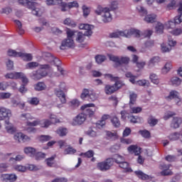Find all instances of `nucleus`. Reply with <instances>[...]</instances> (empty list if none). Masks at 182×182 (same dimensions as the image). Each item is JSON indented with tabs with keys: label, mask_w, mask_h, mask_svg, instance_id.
Returning a JSON list of instances; mask_svg holds the SVG:
<instances>
[{
	"label": "nucleus",
	"mask_w": 182,
	"mask_h": 182,
	"mask_svg": "<svg viewBox=\"0 0 182 182\" xmlns=\"http://www.w3.org/2000/svg\"><path fill=\"white\" fill-rule=\"evenodd\" d=\"M178 12L179 14L178 16H176L173 21H169L166 24L167 29L168 30L169 33H171L174 36H178V35H181L182 30L181 28H176L174 30L170 31V29H173L176 28V25H178L182 22V1L180 2V7L178 9Z\"/></svg>",
	"instance_id": "obj_1"
},
{
	"label": "nucleus",
	"mask_w": 182,
	"mask_h": 182,
	"mask_svg": "<svg viewBox=\"0 0 182 182\" xmlns=\"http://www.w3.org/2000/svg\"><path fill=\"white\" fill-rule=\"evenodd\" d=\"M105 77L110 80L111 82H115L114 85H106L105 87V92L107 95H113L115 92H117L119 89H122L124 86L123 81L119 80V77H114L112 74H105Z\"/></svg>",
	"instance_id": "obj_2"
},
{
	"label": "nucleus",
	"mask_w": 182,
	"mask_h": 182,
	"mask_svg": "<svg viewBox=\"0 0 182 182\" xmlns=\"http://www.w3.org/2000/svg\"><path fill=\"white\" fill-rule=\"evenodd\" d=\"M12 116V112L10 109L5 107H0V120H5L6 130L7 133H15L16 132V128L14 127V124L9 122V117Z\"/></svg>",
	"instance_id": "obj_3"
},
{
	"label": "nucleus",
	"mask_w": 182,
	"mask_h": 182,
	"mask_svg": "<svg viewBox=\"0 0 182 182\" xmlns=\"http://www.w3.org/2000/svg\"><path fill=\"white\" fill-rule=\"evenodd\" d=\"M49 70H50V65L49 64L41 65L38 70H33L30 73V77L33 80H41V79L46 77Z\"/></svg>",
	"instance_id": "obj_4"
},
{
	"label": "nucleus",
	"mask_w": 182,
	"mask_h": 182,
	"mask_svg": "<svg viewBox=\"0 0 182 182\" xmlns=\"http://www.w3.org/2000/svg\"><path fill=\"white\" fill-rule=\"evenodd\" d=\"M136 9L141 16H144V21L146 22V23H154L157 21V15L152 14L147 15V10L144 9V7L141 6H138Z\"/></svg>",
	"instance_id": "obj_5"
},
{
	"label": "nucleus",
	"mask_w": 182,
	"mask_h": 182,
	"mask_svg": "<svg viewBox=\"0 0 182 182\" xmlns=\"http://www.w3.org/2000/svg\"><path fill=\"white\" fill-rule=\"evenodd\" d=\"M102 21L105 23H107V22H112V14H110V9L106 7L103 8L102 6L98 5L97 9L95 10V14L97 15H102Z\"/></svg>",
	"instance_id": "obj_6"
},
{
	"label": "nucleus",
	"mask_w": 182,
	"mask_h": 182,
	"mask_svg": "<svg viewBox=\"0 0 182 182\" xmlns=\"http://www.w3.org/2000/svg\"><path fill=\"white\" fill-rule=\"evenodd\" d=\"M107 56L109 60L116 63L117 66H120V65H129V63L130 62V58H129V57L119 58V56L112 54H107Z\"/></svg>",
	"instance_id": "obj_7"
},
{
	"label": "nucleus",
	"mask_w": 182,
	"mask_h": 182,
	"mask_svg": "<svg viewBox=\"0 0 182 182\" xmlns=\"http://www.w3.org/2000/svg\"><path fill=\"white\" fill-rule=\"evenodd\" d=\"M81 110H85L84 114L86 117H93L96 112V105L93 103L85 104L80 107Z\"/></svg>",
	"instance_id": "obj_8"
},
{
	"label": "nucleus",
	"mask_w": 182,
	"mask_h": 182,
	"mask_svg": "<svg viewBox=\"0 0 182 182\" xmlns=\"http://www.w3.org/2000/svg\"><path fill=\"white\" fill-rule=\"evenodd\" d=\"M114 164V160L112 158H108L105 161L99 162L97 164V168L100 171H107V170H110L111 167Z\"/></svg>",
	"instance_id": "obj_9"
},
{
	"label": "nucleus",
	"mask_w": 182,
	"mask_h": 182,
	"mask_svg": "<svg viewBox=\"0 0 182 182\" xmlns=\"http://www.w3.org/2000/svg\"><path fill=\"white\" fill-rule=\"evenodd\" d=\"M80 97L82 100H88V102H95L97 99L96 93L93 91H90L89 90L85 88L81 93Z\"/></svg>",
	"instance_id": "obj_10"
},
{
	"label": "nucleus",
	"mask_w": 182,
	"mask_h": 182,
	"mask_svg": "<svg viewBox=\"0 0 182 182\" xmlns=\"http://www.w3.org/2000/svg\"><path fill=\"white\" fill-rule=\"evenodd\" d=\"M173 99L175 100L178 106L181 105V98H180V93H178V92L176 90H171L169 92V95L166 97V100H173Z\"/></svg>",
	"instance_id": "obj_11"
},
{
	"label": "nucleus",
	"mask_w": 182,
	"mask_h": 182,
	"mask_svg": "<svg viewBox=\"0 0 182 182\" xmlns=\"http://www.w3.org/2000/svg\"><path fill=\"white\" fill-rule=\"evenodd\" d=\"M73 48H75V41L70 38L64 39L60 46V49H61V50H65V49Z\"/></svg>",
	"instance_id": "obj_12"
},
{
	"label": "nucleus",
	"mask_w": 182,
	"mask_h": 182,
	"mask_svg": "<svg viewBox=\"0 0 182 182\" xmlns=\"http://www.w3.org/2000/svg\"><path fill=\"white\" fill-rule=\"evenodd\" d=\"M86 122V114L85 113H80L73 119V126H80Z\"/></svg>",
	"instance_id": "obj_13"
},
{
	"label": "nucleus",
	"mask_w": 182,
	"mask_h": 182,
	"mask_svg": "<svg viewBox=\"0 0 182 182\" xmlns=\"http://www.w3.org/2000/svg\"><path fill=\"white\" fill-rule=\"evenodd\" d=\"M0 178L5 182H15L18 180V176L15 173H4L1 175Z\"/></svg>",
	"instance_id": "obj_14"
},
{
	"label": "nucleus",
	"mask_w": 182,
	"mask_h": 182,
	"mask_svg": "<svg viewBox=\"0 0 182 182\" xmlns=\"http://www.w3.org/2000/svg\"><path fill=\"white\" fill-rule=\"evenodd\" d=\"M14 139L17 140L19 143H25L26 141H29L31 140V137L25 135L22 132H18L14 135Z\"/></svg>",
	"instance_id": "obj_15"
},
{
	"label": "nucleus",
	"mask_w": 182,
	"mask_h": 182,
	"mask_svg": "<svg viewBox=\"0 0 182 182\" xmlns=\"http://www.w3.org/2000/svg\"><path fill=\"white\" fill-rule=\"evenodd\" d=\"M79 29L85 31L84 32V35L85 36H91L92 33H93V32L92 31V26L87 24V23L80 24Z\"/></svg>",
	"instance_id": "obj_16"
},
{
	"label": "nucleus",
	"mask_w": 182,
	"mask_h": 182,
	"mask_svg": "<svg viewBox=\"0 0 182 182\" xmlns=\"http://www.w3.org/2000/svg\"><path fill=\"white\" fill-rule=\"evenodd\" d=\"M126 38H130V36H134L135 38H140L141 36V33L139 30L134 28H131L129 30L125 31Z\"/></svg>",
	"instance_id": "obj_17"
},
{
	"label": "nucleus",
	"mask_w": 182,
	"mask_h": 182,
	"mask_svg": "<svg viewBox=\"0 0 182 182\" xmlns=\"http://www.w3.org/2000/svg\"><path fill=\"white\" fill-rule=\"evenodd\" d=\"M55 95L58 98H59L62 105H65V103H66V95H65V92L63 90H55Z\"/></svg>",
	"instance_id": "obj_18"
},
{
	"label": "nucleus",
	"mask_w": 182,
	"mask_h": 182,
	"mask_svg": "<svg viewBox=\"0 0 182 182\" xmlns=\"http://www.w3.org/2000/svg\"><path fill=\"white\" fill-rule=\"evenodd\" d=\"M128 151L129 153H134L135 156H140V148L136 145H131L128 147Z\"/></svg>",
	"instance_id": "obj_19"
},
{
	"label": "nucleus",
	"mask_w": 182,
	"mask_h": 182,
	"mask_svg": "<svg viewBox=\"0 0 182 182\" xmlns=\"http://www.w3.org/2000/svg\"><path fill=\"white\" fill-rule=\"evenodd\" d=\"M24 153L31 157H35V154H36V149L33 147L27 146L24 148Z\"/></svg>",
	"instance_id": "obj_20"
},
{
	"label": "nucleus",
	"mask_w": 182,
	"mask_h": 182,
	"mask_svg": "<svg viewBox=\"0 0 182 182\" xmlns=\"http://www.w3.org/2000/svg\"><path fill=\"white\" fill-rule=\"evenodd\" d=\"M109 117H110L109 114L102 115L101 120L98 121L97 123V127H99V129H100V127H103L106 124V120H107Z\"/></svg>",
	"instance_id": "obj_21"
},
{
	"label": "nucleus",
	"mask_w": 182,
	"mask_h": 182,
	"mask_svg": "<svg viewBox=\"0 0 182 182\" xmlns=\"http://www.w3.org/2000/svg\"><path fill=\"white\" fill-rule=\"evenodd\" d=\"M125 77L129 79V80L132 85H136V79H137L136 75H133L131 72H127Z\"/></svg>",
	"instance_id": "obj_22"
},
{
	"label": "nucleus",
	"mask_w": 182,
	"mask_h": 182,
	"mask_svg": "<svg viewBox=\"0 0 182 182\" xmlns=\"http://www.w3.org/2000/svg\"><path fill=\"white\" fill-rule=\"evenodd\" d=\"M34 89L37 92H41V90H45L46 89V84L43 82H38L34 85Z\"/></svg>",
	"instance_id": "obj_23"
},
{
	"label": "nucleus",
	"mask_w": 182,
	"mask_h": 182,
	"mask_svg": "<svg viewBox=\"0 0 182 182\" xmlns=\"http://www.w3.org/2000/svg\"><path fill=\"white\" fill-rule=\"evenodd\" d=\"M41 100H39V98L36 97L28 98V100H27V103H28V105H31V106H38Z\"/></svg>",
	"instance_id": "obj_24"
},
{
	"label": "nucleus",
	"mask_w": 182,
	"mask_h": 182,
	"mask_svg": "<svg viewBox=\"0 0 182 182\" xmlns=\"http://www.w3.org/2000/svg\"><path fill=\"white\" fill-rule=\"evenodd\" d=\"M119 166L121 168H123L124 170H125V171L128 173H132V171H133V170L132 169V168H130L129 164L127 161H124L123 162H121V164H119Z\"/></svg>",
	"instance_id": "obj_25"
},
{
	"label": "nucleus",
	"mask_w": 182,
	"mask_h": 182,
	"mask_svg": "<svg viewBox=\"0 0 182 182\" xmlns=\"http://www.w3.org/2000/svg\"><path fill=\"white\" fill-rule=\"evenodd\" d=\"M20 58H22L23 60H26V62H31L32 59H33V57L32 56V54L31 53H23L20 52Z\"/></svg>",
	"instance_id": "obj_26"
},
{
	"label": "nucleus",
	"mask_w": 182,
	"mask_h": 182,
	"mask_svg": "<svg viewBox=\"0 0 182 182\" xmlns=\"http://www.w3.org/2000/svg\"><path fill=\"white\" fill-rule=\"evenodd\" d=\"M136 100H137V94L134 92H131L129 95V106H131L132 105H136Z\"/></svg>",
	"instance_id": "obj_27"
},
{
	"label": "nucleus",
	"mask_w": 182,
	"mask_h": 182,
	"mask_svg": "<svg viewBox=\"0 0 182 182\" xmlns=\"http://www.w3.org/2000/svg\"><path fill=\"white\" fill-rule=\"evenodd\" d=\"M134 173L139 178H141V180H149V175L143 173V171H135Z\"/></svg>",
	"instance_id": "obj_28"
},
{
	"label": "nucleus",
	"mask_w": 182,
	"mask_h": 182,
	"mask_svg": "<svg viewBox=\"0 0 182 182\" xmlns=\"http://www.w3.org/2000/svg\"><path fill=\"white\" fill-rule=\"evenodd\" d=\"M135 105H129L130 113L137 114L141 112L143 108L141 107H134Z\"/></svg>",
	"instance_id": "obj_29"
},
{
	"label": "nucleus",
	"mask_w": 182,
	"mask_h": 182,
	"mask_svg": "<svg viewBox=\"0 0 182 182\" xmlns=\"http://www.w3.org/2000/svg\"><path fill=\"white\" fill-rule=\"evenodd\" d=\"M14 23L17 25V32L19 35H23L25 33V30L22 28V23L18 20H14Z\"/></svg>",
	"instance_id": "obj_30"
},
{
	"label": "nucleus",
	"mask_w": 182,
	"mask_h": 182,
	"mask_svg": "<svg viewBox=\"0 0 182 182\" xmlns=\"http://www.w3.org/2000/svg\"><path fill=\"white\" fill-rule=\"evenodd\" d=\"M120 36H125L126 38V31H116L109 34V38H120Z\"/></svg>",
	"instance_id": "obj_31"
},
{
	"label": "nucleus",
	"mask_w": 182,
	"mask_h": 182,
	"mask_svg": "<svg viewBox=\"0 0 182 182\" xmlns=\"http://www.w3.org/2000/svg\"><path fill=\"white\" fill-rule=\"evenodd\" d=\"M64 25L67 26H70L71 28H76V22L72 21L70 18H67L63 21Z\"/></svg>",
	"instance_id": "obj_32"
},
{
	"label": "nucleus",
	"mask_w": 182,
	"mask_h": 182,
	"mask_svg": "<svg viewBox=\"0 0 182 182\" xmlns=\"http://www.w3.org/2000/svg\"><path fill=\"white\" fill-rule=\"evenodd\" d=\"M20 73H10L5 75L6 79H19Z\"/></svg>",
	"instance_id": "obj_33"
},
{
	"label": "nucleus",
	"mask_w": 182,
	"mask_h": 182,
	"mask_svg": "<svg viewBox=\"0 0 182 182\" xmlns=\"http://www.w3.org/2000/svg\"><path fill=\"white\" fill-rule=\"evenodd\" d=\"M180 123H181V118H173L171 126L173 127V129H178L180 127Z\"/></svg>",
	"instance_id": "obj_34"
},
{
	"label": "nucleus",
	"mask_w": 182,
	"mask_h": 182,
	"mask_svg": "<svg viewBox=\"0 0 182 182\" xmlns=\"http://www.w3.org/2000/svg\"><path fill=\"white\" fill-rule=\"evenodd\" d=\"M150 80L154 85H159L160 83V80L159 79V77L157 75L152 73L149 76Z\"/></svg>",
	"instance_id": "obj_35"
},
{
	"label": "nucleus",
	"mask_w": 182,
	"mask_h": 182,
	"mask_svg": "<svg viewBox=\"0 0 182 182\" xmlns=\"http://www.w3.org/2000/svg\"><path fill=\"white\" fill-rule=\"evenodd\" d=\"M114 160V163L116 162L117 164H120L121 163H123V161H124V157L119 155V154H116L113 156V158H111Z\"/></svg>",
	"instance_id": "obj_36"
},
{
	"label": "nucleus",
	"mask_w": 182,
	"mask_h": 182,
	"mask_svg": "<svg viewBox=\"0 0 182 182\" xmlns=\"http://www.w3.org/2000/svg\"><path fill=\"white\" fill-rule=\"evenodd\" d=\"M52 124V122L49 119H42L40 120V126L41 127H43L45 129H48V127Z\"/></svg>",
	"instance_id": "obj_37"
},
{
	"label": "nucleus",
	"mask_w": 182,
	"mask_h": 182,
	"mask_svg": "<svg viewBox=\"0 0 182 182\" xmlns=\"http://www.w3.org/2000/svg\"><path fill=\"white\" fill-rule=\"evenodd\" d=\"M111 123L114 126V127H116L117 129L120 127L121 124H120V119L117 118V117H113L111 119Z\"/></svg>",
	"instance_id": "obj_38"
},
{
	"label": "nucleus",
	"mask_w": 182,
	"mask_h": 182,
	"mask_svg": "<svg viewBox=\"0 0 182 182\" xmlns=\"http://www.w3.org/2000/svg\"><path fill=\"white\" fill-rule=\"evenodd\" d=\"M171 83L173 86H180V85H181V79L178 77H173L171 79Z\"/></svg>",
	"instance_id": "obj_39"
},
{
	"label": "nucleus",
	"mask_w": 182,
	"mask_h": 182,
	"mask_svg": "<svg viewBox=\"0 0 182 182\" xmlns=\"http://www.w3.org/2000/svg\"><path fill=\"white\" fill-rule=\"evenodd\" d=\"M135 85L143 87L146 86V87H149V86H150V82L147 80H139L136 82Z\"/></svg>",
	"instance_id": "obj_40"
},
{
	"label": "nucleus",
	"mask_w": 182,
	"mask_h": 182,
	"mask_svg": "<svg viewBox=\"0 0 182 182\" xmlns=\"http://www.w3.org/2000/svg\"><path fill=\"white\" fill-rule=\"evenodd\" d=\"M55 158H56V155H54L46 159V162L48 167H53V164H55L53 161H55Z\"/></svg>",
	"instance_id": "obj_41"
},
{
	"label": "nucleus",
	"mask_w": 182,
	"mask_h": 182,
	"mask_svg": "<svg viewBox=\"0 0 182 182\" xmlns=\"http://www.w3.org/2000/svg\"><path fill=\"white\" fill-rule=\"evenodd\" d=\"M21 52L18 53L15 50L9 49L7 52L8 56H13V58H20Z\"/></svg>",
	"instance_id": "obj_42"
},
{
	"label": "nucleus",
	"mask_w": 182,
	"mask_h": 182,
	"mask_svg": "<svg viewBox=\"0 0 182 182\" xmlns=\"http://www.w3.org/2000/svg\"><path fill=\"white\" fill-rule=\"evenodd\" d=\"M53 62H54L55 66H57L58 70L60 72L61 75H63V70L62 69V68H60V65L62 64V62L59 60V58H55L53 60Z\"/></svg>",
	"instance_id": "obj_43"
},
{
	"label": "nucleus",
	"mask_w": 182,
	"mask_h": 182,
	"mask_svg": "<svg viewBox=\"0 0 182 182\" xmlns=\"http://www.w3.org/2000/svg\"><path fill=\"white\" fill-rule=\"evenodd\" d=\"M80 156H83L84 157H86L87 159H92L93 156H95V151L93 150H89L87 152L81 153Z\"/></svg>",
	"instance_id": "obj_44"
},
{
	"label": "nucleus",
	"mask_w": 182,
	"mask_h": 182,
	"mask_svg": "<svg viewBox=\"0 0 182 182\" xmlns=\"http://www.w3.org/2000/svg\"><path fill=\"white\" fill-rule=\"evenodd\" d=\"M159 62H160V57H153L150 59L148 65L149 66H154V65H156Z\"/></svg>",
	"instance_id": "obj_45"
},
{
	"label": "nucleus",
	"mask_w": 182,
	"mask_h": 182,
	"mask_svg": "<svg viewBox=\"0 0 182 182\" xmlns=\"http://www.w3.org/2000/svg\"><path fill=\"white\" fill-rule=\"evenodd\" d=\"M39 66V63L38 62H30L26 65V69H35Z\"/></svg>",
	"instance_id": "obj_46"
},
{
	"label": "nucleus",
	"mask_w": 182,
	"mask_h": 182,
	"mask_svg": "<svg viewBox=\"0 0 182 182\" xmlns=\"http://www.w3.org/2000/svg\"><path fill=\"white\" fill-rule=\"evenodd\" d=\"M20 76L18 79H21V82L23 83V85H28V83H29V80L28 79V77H26V75H25V74L23 73H20Z\"/></svg>",
	"instance_id": "obj_47"
},
{
	"label": "nucleus",
	"mask_w": 182,
	"mask_h": 182,
	"mask_svg": "<svg viewBox=\"0 0 182 182\" xmlns=\"http://www.w3.org/2000/svg\"><path fill=\"white\" fill-rule=\"evenodd\" d=\"M40 124H41V120L39 119L33 121L32 122H26V126H28V127H35L36 126H40Z\"/></svg>",
	"instance_id": "obj_48"
},
{
	"label": "nucleus",
	"mask_w": 182,
	"mask_h": 182,
	"mask_svg": "<svg viewBox=\"0 0 182 182\" xmlns=\"http://www.w3.org/2000/svg\"><path fill=\"white\" fill-rule=\"evenodd\" d=\"M173 68V65H171V63H167L165 64L164 67L162 69V72L164 73H168L171 68Z\"/></svg>",
	"instance_id": "obj_49"
},
{
	"label": "nucleus",
	"mask_w": 182,
	"mask_h": 182,
	"mask_svg": "<svg viewBox=\"0 0 182 182\" xmlns=\"http://www.w3.org/2000/svg\"><path fill=\"white\" fill-rule=\"evenodd\" d=\"M57 134L60 136V137H63L68 134V129L66 128H59L57 130Z\"/></svg>",
	"instance_id": "obj_50"
},
{
	"label": "nucleus",
	"mask_w": 182,
	"mask_h": 182,
	"mask_svg": "<svg viewBox=\"0 0 182 182\" xmlns=\"http://www.w3.org/2000/svg\"><path fill=\"white\" fill-rule=\"evenodd\" d=\"M106 60V56L102 55H97L95 56V60L97 63L100 65V63H103Z\"/></svg>",
	"instance_id": "obj_51"
},
{
	"label": "nucleus",
	"mask_w": 182,
	"mask_h": 182,
	"mask_svg": "<svg viewBox=\"0 0 182 182\" xmlns=\"http://www.w3.org/2000/svg\"><path fill=\"white\" fill-rule=\"evenodd\" d=\"M163 31H164V26L161 23H158L156 26V33H163Z\"/></svg>",
	"instance_id": "obj_52"
},
{
	"label": "nucleus",
	"mask_w": 182,
	"mask_h": 182,
	"mask_svg": "<svg viewBox=\"0 0 182 182\" xmlns=\"http://www.w3.org/2000/svg\"><path fill=\"white\" fill-rule=\"evenodd\" d=\"M34 156L36 158V160H42V159H45V157H46V154L36 151Z\"/></svg>",
	"instance_id": "obj_53"
},
{
	"label": "nucleus",
	"mask_w": 182,
	"mask_h": 182,
	"mask_svg": "<svg viewBox=\"0 0 182 182\" xmlns=\"http://www.w3.org/2000/svg\"><path fill=\"white\" fill-rule=\"evenodd\" d=\"M67 39H73V36H75V31H72L70 28H67Z\"/></svg>",
	"instance_id": "obj_54"
},
{
	"label": "nucleus",
	"mask_w": 182,
	"mask_h": 182,
	"mask_svg": "<svg viewBox=\"0 0 182 182\" xmlns=\"http://www.w3.org/2000/svg\"><path fill=\"white\" fill-rule=\"evenodd\" d=\"M139 133L142 136V137H144V139H150V137H151L150 132H149L146 129L140 130Z\"/></svg>",
	"instance_id": "obj_55"
},
{
	"label": "nucleus",
	"mask_w": 182,
	"mask_h": 182,
	"mask_svg": "<svg viewBox=\"0 0 182 182\" xmlns=\"http://www.w3.org/2000/svg\"><path fill=\"white\" fill-rule=\"evenodd\" d=\"M63 0H46V3L47 5L50 6V5H59L61 1Z\"/></svg>",
	"instance_id": "obj_56"
},
{
	"label": "nucleus",
	"mask_w": 182,
	"mask_h": 182,
	"mask_svg": "<svg viewBox=\"0 0 182 182\" xmlns=\"http://www.w3.org/2000/svg\"><path fill=\"white\" fill-rule=\"evenodd\" d=\"M169 139L172 141H174L176 140H178L180 139V134L175 132L173 134H171L168 136Z\"/></svg>",
	"instance_id": "obj_57"
},
{
	"label": "nucleus",
	"mask_w": 182,
	"mask_h": 182,
	"mask_svg": "<svg viewBox=\"0 0 182 182\" xmlns=\"http://www.w3.org/2000/svg\"><path fill=\"white\" fill-rule=\"evenodd\" d=\"M76 153V149L73 147H68L64 150V154H75Z\"/></svg>",
	"instance_id": "obj_58"
},
{
	"label": "nucleus",
	"mask_w": 182,
	"mask_h": 182,
	"mask_svg": "<svg viewBox=\"0 0 182 182\" xmlns=\"http://www.w3.org/2000/svg\"><path fill=\"white\" fill-rule=\"evenodd\" d=\"M148 123L150 126L154 127L156 126V124H157V123H159V119H154L152 117H151L149 119H148Z\"/></svg>",
	"instance_id": "obj_59"
},
{
	"label": "nucleus",
	"mask_w": 182,
	"mask_h": 182,
	"mask_svg": "<svg viewBox=\"0 0 182 182\" xmlns=\"http://www.w3.org/2000/svg\"><path fill=\"white\" fill-rule=\"evenodd\" d=\"M165 160L169 163H173V161H176V160H177V157L174 155H167L165 157Z\"/></svg>",
	"instance_id": "obj_60"
},
{
	"label": "nucleus",
	"mask_w": 182,
	"mask_h": 182,
	"mask_svg": "<svg viewBox=\"0 0 182 182\" xmlns=\"http://www.w3.org/2000/svg\"><path fill=\"white\" fill-rule=\"evenodd\" d=\"M85 36H86L85 34H82V33L79 32L77 33L76 41L79 42V43H82V42L85 41Z\"/></svg>",
	"instance_id": "obj_61"
},
{
	"label": "nucleus",
	"mask_w": 182,
	"mask_h": 182,
	"mask_svg": "<svg viewBox=\"0 0 182 182\" xmlns=\"http://www.w3.org/2000/svg\"><path fill=\"white\" fill-rule=\"evenodd\" d=\"M153 35V31L151 30H146L141 33V36L144 38H150Z\"/></svg>",
	"instance_id": "obj_62"
},
{
	"label": "nucleus",
	"mask_w": 182,
	"mask_h": 182,
	"mask_svg": "<svg viewBox=\"0 0 182 182\" xmlns=\"http://www.w3.org/2000/svg\"><path fill=\"white\" fill-rule=\"evenodd\" d=\"M38 139L40 141H49L52 137L49 135H41Z\"/></svg>",
	"instance_id": "obj_63"
},
{
	"label": "nucleus",
	"mask_w": 182,
	"mask_h": 182,
	"mask_svg": "<svg viewBox=\"0 0 182 182\" xmlns=\"http://www.w3.org/2000/svg\"><path fill=\"white\" fill-rule=\"evenodd\" d=\"M128 119H129V121L131 123H137V120H139V117L134 116V115H129Z\"/></svg>",
	"instance_id": "obj_64"
}]
</instances>
